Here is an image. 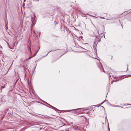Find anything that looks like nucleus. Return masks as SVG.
Returning a JSON list of instances; mask_svg holds the SVG:
<instances>
[{
	"instance_id": "obj_6",
	"label": "nucleus",
	"mask_w": 131,
	"mask_h": 131,
	"mask_svg": "<svg viewBox=\"0 0 131 131\" xmlns=\"http://www.w3.org/2000/svg\"><path fill=\"white\" fill-rule=\"evenodd\" d=\"M34 1H39V0H33Z\"/></svg>"
},
{
	"instance_id": "obj_2",
	"label": "nucleus",
	"mask_w": 131,
	"mask_h": 131,
	"mask_svg": "<svg viewBox=\"0 0 131 131\" xmlns=\"http://www.w3.org/2000/svg\"><path fill=\"white\" fill-rule=\"evenodd\" d=\"M5 85L3 86H1V89H2V88L3 89L5 87Z\"/></svg>"
},
{
	"instance_id": "obj_3",
	"label": "nucleus",
	"mask_w": 131,
	"mask_h": 131,
	"mask_svg": "<svg viewBox=\"0 0 131 131\" xmlns=\"http://www.w3.org/2000/svg\"><path fill=\"white\" fill-rule=\"evenodd\" d=\"M82 117L83 118L84 120H85L86 118L85 117H84L83 116H82Z\"/></svg>"
},
{
	"instance_id": "obj_7",
	"label": "nucleus",
	"mask_w": 131,
	"mask_h": 131,
	"mask_svg": "<svg viewBox=\"0 0 131 131\" xmlns=\"http://www.w3.org/2000/svg\"><path fill=\"white\" fill-rule=\"evenodd\" d=\"M82 36H81V38H82Z\"/></svg>"
},
{
	"instance_id": "obj_1",
	"label": "nucleus",
	"mask_w": 131,
	"mask_h": 131,
	"mask_svg": "<svg viewBox=\"0 0 131 131\" xmlns=\"http://www.w3.org/2000/svg\"><path fill=\"white\" fill-rule=\"evenodd\" d=\"M49 105V106H51V107H52L53 109H56V108L55 107H53L51 105Z\"/></svg>"
},
{
	"instance_id": "obj_5",
	"label": "nucleus",
	"mask_w": 131,
	"mask_h": 131,
	"mask_svg": "<svg viewBox=\"0 0 131 131\" xmlns=\"http://www.w3.org/2000/svg\"><path fill=\"white\" fill-rule=\"evenodd\" d=\"M37 52H36L34 54V55L33 56H34L37 53Z\"/></svg>"
},
{
	"instance_id": "obj_8",
	"label": "nucleus",
	"mask_w": 131,
	"mask_h": 131,
	"mask_svg": "<svg viewBox=\"0 0 131 131\" xmlns=\"http://www.w3.org/2000/svg\"><path fill=\"white\" fill-rule=\"evenodd\" d=\"M82 36H81V38H82Z\"/></svg>"
},
{
	"instance_id": "obj_4",
	"label": "nucleus",
	"mask_w": 131,
	"mask_h": 131,
	"mask_svg": "<svg viewBox=\"0 0 131 131\" xmlns=\"http://www.w3.org/2000/svg\"><path fill=\"white\" fill-rule=\"evenodd\" d=\"M33 57V56H32V57H30L29 58H28V59H30V58H31L32 57Z\"/></svg>"
}]
</instances>
